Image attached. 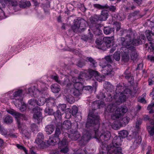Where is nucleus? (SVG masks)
Instances as JSON below:
<instances>
[{
	"mask_svg": "<svg viewBox=\"0 0 154 154\" xmlns=\"http://www.w3.org/2000/svg\"><path fill=\"white\" fill-rule=\"evenodd\" d=\"M146 38L149 41V43H146L145 45L146 47H148L150 48L151 51H153L154 50V34L149 31H146Z\"/></svg>",
	"mask_w": 154,
	"mask_h": 154,
	"instance_id": "5",
	"label": "nucleus"
},
{
	"mask_svg": "<svg viewBox=\"0 0 154 154\" xmlns=\"http://www.w3.org/2000/svg\"><path fill=\"white\" fill-rule=\"evenodd\" d=\"M119 136L120 137H115L113 139L116 138H121L120 137H122V138H125L126 137L128 134V132L126 130H122L120 131L119 133ZM114 139H113V140ZM121 141V143L122 142V140Z\"/></svg>",
	"mask_w": 154,
	"mask_h": 154,
	"instance_id": "23",
	"label": "nucleus"
},
{
	"mask_svg": "<svg viewBox=\"0 0 154 154\" xmlns=\"http://www.w3.org/2000/svg\"><path fill=\"white\" fill-rule=\"evenodd\" d=\"M114 31V28H110L109 27H105L103 29L104 33L106 35L109 34Z\"/></svg>",
	"mask_w": 154,
	"mask_h": 154,
	"instance_id": "30",
	"label": "nucleus"
},
{
	"mask_svg": "<svg viewBox=\"0 0 154 154\" xmlns=\"http://www.w3.org/2000/svg\"><path fill=\"white\" fill-rule=\"evenodd\" d=\"M31 130L32 131H37L38 129V126L35 124H32L31 125Z\"/></svg>",
	"mask_w": 154,
	"mask_h": 154,
	"instance_id": "53",
	"label": "nucleus"
},
{
	"mask_svg": "<svg viewBox=\"0 0 154 154\" xmlns=\"http://www.w3.org/2000/svg\"><path fill=\"white\" fill-rule=\"evenodd\" d=\"M105 88L107 89L108 91H112L113 88V86L109 82L105 83L104 85Z\"/></svg>",
	"mask_w": 154,
	"mask_h": 154,
	"instance_id": "34",
	"label": "nucleus"
},
{
	"mask_svg": "<svg viewBox=\"0 0 154 154\" xmlns=\"http://www.w3.org/2000/svg\"><path fill=\"white\" fill-rule=\"evenodd\" d=\"M29 105L31 106H35L37 105V104H39V102L38 103L37 102L36 100H34L33 99L30 100L29 101Z\"/></svg>",
	"mask_w": 154,
	"mask_h": 154,
	"instance_id": "37",
	"label": "nucleus"
},
{
	"mask_svg": "<svg viewBox=\"0 0 154 154\" xmlns=\"http://www.w3.org/2000/svg\"><path fill=\"white\" fill-rule=\"evenodd\" d=\"M133 135H136L137 137H136V140L134 141V144H140L141 141L140 137L138 135V134L136 132H134L133 133Z\"/></svg>",
	"mask_w": 154,
	"mask_h": 154,
	"instance_id": "35",
	"label": "nucleus"
},
{
	"mask_svg": "<svg viewBox=\"0 0 154 154\" xmlns=\"http://www.w3.org/2000/svg\"><path fill=\"white\" fill-rule=\"evenodd\" d=\"M44 137L41 133H39L35 140V143L40 148H43L45 146V142L43 141Z\"/></svg>",
	"mask_w": 154,
	"mask_h": 154,
	"instance_id": "6",
	"label": "nucleus"
},
{
	"mask_svg": "<svg viewBox=\"0 0 154 154\" xmlns=\"http://www.w3.org/2000/svg\"><path fill=\"white\" fill-rule=\"evenodd\" d=\"M60 133L61 132L60 128L58 127H57L54 137L56 138L58 141H60V140L59 138V136Z\"/></svg>",
	"mask_w": 154,
	"mask_h": 154,
	"instance_id": "32",
	"label": "nucleus"
},
{
	"mask_svg": "<svg viewBox=\"0 0 154 154\" xmlns=\"http://www.w3.org/2000/svg\"><path fill=\"white\" fill-rule=\"evenodd\" d=\"M17 147L20 149L23 150L26 154H27V150L25 147L19 144H17Z\"/></svg>",
	"mask_w": 154,
	"mask_h": 154,
	"instance_id": "56",
	"label": "nucleus"
},
{
	"mask_svg": "<svg viewBox=\"0 0 154 154\" xmlns=\"http://www.w3.org/2000/svg\"><path fill=\"white\" fill-rule=\"evenodd\" d=\"M67 144V142L66 141V139L65 137L63 138L62 141L60 142H59V147H65L66 146Z\"/></svg>",
	"mask_w": 154,
	"mask_h": 154,
	"instance_id": "33",
	"label": "nucleus"
},
{
	"mask_svg": "<svg viewBox=\"0 0 154 154\" xmlns=\"http://www.w3.org/2000/svg\"><path fill=\"white\" fill-rule=\"evenodd\" d=\"M124 75L125 78L126 79L128 80L129 82H131L132 80H133V77L132 76L130 72L129 71L128 69H127L126 70Z\"/></svg>",
	"mask_w": 154,
	"mask_h": 154,
	"instance_id": "22",
	"label": "nucleus"
},
{
	"mask_svg": "<svg viewBox=\"0 0 154 154\" xmlns=\"http://www.w3.org/2000/svg\"><path fill=\"white\" fill-rule=\"evenodd\" d=\"M60 141H58L56 138L54 137L50 138L47 141L48 144L50 145H54L56 143H58Z\"/></svg>",
	"mask_w": 154,
	"mask_h": 154,
	"instance_id": "26",
	"label": "nucleus"
},
{
	"mask_svg": "<svg viewBox=\"0 0 154 154\" xmlns=\"http://www.w3.org/2000/svg\"><path fill=\"white\" fill-rule=\"evenodd\" d=\"M91 137V135L89 132L87 131H85L83 132V135L82 137L81 141L85 143L89 141Z\"/></svg>",
	"mask_w": 154,
	"mask_h": 154,
	"instance_id": "17",
	"label": "nucleus"
},
{
	"mask_svg": "<svg viewBox=\"0 0 154 154\" xmlns=\"http://www.w3.org/2000/svg\"><path fill=\"white\" fill-rule=\"evenodd\" d=\"M19 6L20 8H25L29 7L31 5L30 1L23 0L20 2Z\"/></svg>",
	"mask_w": 154,
	"mask_h": 154,
	"instance_id": "19",
	"label": "nucleus"
},
{
	"mask_svg": "<svg viewBox=\"0 0 154 154\" xmlns=\"http://www.w3.org/2000/svg\"><path fill=\"white\" fill-rule=\"evenodd\" d=\"M99 117L94 114V111H90L88 115V121L86 124V127L89 128L93 126L94 125L99 123Z\"/></svg>",
	"mask_w": 154,
	"mask_h": 154,
	"instance_id": "4",
	"label": "nucleus"
},
{
	"mask_svg": "<svg viewBox=\"0 0 154 154\" xmlns=\"http://www.w3.org/2000/svg\"><path fill=\"white\" fill-rule=\"evenodd\" d=\"M70 131V134L67 135L68 137L72 140H76L80 137L81 135L78 131L72 130Z\"/></svg>",
	"mask_w": 154,
	"mask_h": 154,
	"instance_id": "12",
	"label": "nucleus"
},
{
	"mask_svg": "<svg viewBox=\"0 0 154 154\" xmlns=\"http://www.w3.org/2000/svg\"><path fill=\"white\" fill-rule=\"evenodd\" d=\"M68 148L66 146L64 147V148H63L60 150V152H62L64 153H66L68 151Z\"/></svg>",
	"mask_w": 154,
	"mask_h": 154,
	"instance_id": "60",
	"label": "nucleus"
},
{
	"mask_svg": "<svg viewBox=\"0 0 154 154\" xmlns=\"http://www.w3.org/2000/svg\"><path fill=\"white\" fill-rule=\"evenodd\" d=\"M66 111V116L67 118H70L71 116V113L70 112V109H67Z\"/></svg>",
	"mask_w": 154,
	"mask_h": 154,
	"instance_id": "57",
	"label": "nucleus"
},
{
	"mask_svg": "<svg viewBox=\"0 0 154 154\" xmlns=\"http://www.w3.org/2000/svg\"><path fill=\"white\" fill-rule=\"evenodd\" d=\"M66 107V105L65 104H61L59 105V108L63 111H64Z\"/></svg>",
	"mask_w": 154,
	"mask_h": 154,
	"instance_id": "61",
	"label": "nucleus"
},
{
	"mask_svg": "<svg viewBox=\"0 0 154 154\" xmlns=\"http://www.w3.org/2000/svg\"><path fill=\"white\" fill-rule=\"evenodd\" d=\"M82 77H83V76L82 75H80L78 78L73 77L72 78L71 80L73 83H75L77 82L78 81L82 80Z\"/></svg>",
	"mask_w": 154,
	"mask_h": 154,
	"instance_id": "42",
	"label": "nucleus"
},
{
	"mask_svg": "<svg viewBox=\"0 0 154 154\" xmlns=\"http://www.w3.org/2000/svg\"><path fill=\"white\" fill-rule=\"evenodd\" d=\"M105 59L108 62L111 63L112 62L111 56H108L105 57Z\"/></svg>",
	"mask_w": 154,
	"mask_h": 154,
	"instance_id": "58",
	"label": "nucleus"
},
{
	"mask_svg": "<svg viewBox=\"0 0 154 154\" xmlns=\"http://www.w3.org/2000/svg\"><path fill=\"white\" fill-rule=\"evenodd\" d=\"M141 122L140 121H138L136 123V128L138 129L140 128V126L141 124Z\"/></svg>",
	"mask_w": 154,
	"mask_h": 154,
	"instance_id": "63",
	"label": "nucleus"
},
{
	"mask_svg": "<svg viewBox=\"0 0 154 154\" xmlns=\"http://www.w3.org/2000/svg\"><path fill=\"white\" fill-rule=\"evenodd\" d=\"M45 111L46 113L49 115H51L54 113L53 109L48 106L45 109Z\"/></svg>",
	"mask_w": 154,
	"mask_h": 154,
	"instance_id": "40",
	"label": "nucleus"
},
{
	"mask_svg": "<svg viewBox=\"0 0 154 154\" xmlns=\"http://www.w3.org/2000/svg\"><path fill=\"white\" fill-rule=\"evenodd\" d=\"M96 79L99 82H100L101 80L104 78V77L103 75H100L98 73L97 74L95 77Z\"/></svg>",
	"mask_w": 154,
	"mask_h": 154,
	"instance_id": "46",
	"label": "nucleus"
},
{
	"mask_svg": "<svg viewBox=\"0 0 154 154\" xmlns=\"http://www.w3.org/2000/svg\"><path fill=\"white\" fill-rule=\"evenodd\" d=\"M7 111L8 113L15 116V118L17 119V123L18 121H20L19 120L20 119L24 120L27 119V118L25 115L17 112L13 109L8 110Z\"/></svg>",
	"mask_w": 154,
	"mask_h": 154,
	"instance_id": "7",
	"label": "nucleus"
},
{
	"mask_svg": "<svg viewBox=\"0 0 154 154\" xmlns=\"http://www.w3.org/2000/svg\"><path fill=\"white\" fill-rule=\"evenodd\" d=\"M111 134L110 132L108 131H106L100 135L99 139L101 142H103L109 140Z\"/></svg>",
	"mask_w": 154,
	"mask_h": 154,
	"instance_id": "13",
	"label": "nucleus"
},
{
	"mask_svg": "<svg viewBox=\"0 0 154 154\" xmlns=\"http://www.w3.org/2000/svg\"><path fill=\"white\" fill-rule=\"evenodd\" d=\"M139 13V11L138 10H137L135 11H134V12L131 13L130 14V16H135L136 15H137Z\"/></svg>",
	"mask_w": 154,
	"mask_h": 154,
	"instance_id": "59",
	"label": "nucleus"
},
{
	"mask_svg": "<svg viewBox=\"0 0 154 154\" xmlns=\"http://www.w3.org/2000/svg\"><path fill=\"white\" fill-rule=\"evenodd\" d=\"M78 108L76 106H74L72 108V115L75 116L78 112Z\"/></svg>",
	"mask_w": 154,
	"mask_h": 154,
	"instance_id": "47",
	"label": "nucleus"
},
{
	"mask_svg": "<svg viewBox=\"0 0 154 154\" xmlns=\"http://www.w3.org/2000/svg\"><path fill=\"white\" fill-rule=\"evenodd\" d=\"M22 94V90H20L18 91L15 92L14 94V97H19L20 99L18 98L17 99L18 100L20 101H22L23 98L21 97Z\"/></svg>",
	"mask_w": 154,
	"mask_h": 154,
	"instance_id": "24",
	"label": "nucleus"
},
{
	"mask_svg": "<svg viewBox=\"0 0 154 154\" xmlns=\"http://www.w3.org/2000/svg\"><path fill=\"white\" fill-rule=\"evenodd\" d=\"M41 103H39L40 105H43L46 102L47 103V106L51 107L53 106L55 103V100L52 98H48L45 99L42 98L40 99Z\"/></svg>",
	"mask_w": 154,
	"mask_h": 154,
	"instance_id": "11",
	"label": "nucleus"
},
{
	"mask_svg": "<svg viewBox=\"0 0 154 154\" xmlns=\"http://www.w3.org/2000/svg\"><path fill=\"white\" fill-rule=\"evenodd\" d=\"M85 65L84 63L81 61H79L78 63V66L80 67H82L83 66Z\"/></svg>",
	"mask_w": 154,
	"mask_h": 154,
	"instance_id": "64",
	"label": "nucleus"
},
{
	"mask_svg": "<svg viewBox=\"0 0 154 154\" xmlns=\"http://www.w3.org/2000/svg\"><path fill=\"white\" fill-rule=\"evenodd\" d=\"M109 15L108 12L106 10H103L101 11V14L100 15V17L102 19H107Z\"/></svg>",
	"mask_w": 154,
	"mask_h": 154,
	"instance_id": "28",
	"label": "nucleus"
},
{
	"mask_svg": "<svg viewBox=\"0 0 154 154\" xmlns=\"http://www.w3.org/2000/svg\"><path fill=\"white\" fill-rule=\"evenodd\" d=\"M136 33L132 31L131 29L127 31L126 38L122 37L121 38V43L123 47L127 48L134 49L135 48L134 45L137 46L145 43L146 39L145 35L141 34L140 36L136 37Z\"/></svg>",
	"mask_w": 154,
	"mask_h": 154,
	"instance_id": "1",
	"label": "nucleus"
},
{
	"mask_svg": "<svg viewBox=\"0 0 154 154\" xmlns=\"http://www.w3.org/2000/svg\"><path fill=\"white\" fill-rule=\"evenodd\" d=\"M89 73L90 75L89 78H91L92 76H94L95 77L98 72L97 71L90 69L89 71Z\"/></svg>",
	"mask_w": 154,
	"mask_h": 154,
	"instance_id": "43",
	"label": "nucleus"
},
{
	"mask_svg": "<svg viewBox=\"0 0 154 154\" xmlns=\"http://www.w3.org/2000/svg\"><path fill=\"white\" fill-rule=\"evenodd\" d=\"M33 111L34 112L33 118L37 120V123H38L42 119L41 110L38 106H37L33 109Z\"/></svg>",
	"mask_w": 154,
	"mask_h": 154,
	"instance_id": "8",
	"label": "nucleus"
},
{
	"mask_svg": "<svg viewBox=\"0 0 154 154\" xmlns=\"http://www.w3.org/2000/svg\"><path fill=\"white\" fill-rule=\"evenodd\" d=\"M72 93L76 97H78L82 93V89L73 88L72 91Z\"/></svg>",
	"mask_w": 154,
	"mask_h": 154,
	"instance_id": "21",
	"label": "nucleus"
},
{
	"mask_svg": "<svg viewBox=\"0 0 154 154\" xmlns=\"http://www.w3.org/2000/svg\"><path fill=\"white\" fill-rule=\"evenodd\" d=\"M105 9H107L109 11H114L116 10V8L113 6L111 5L110 6H108L107 4L104 5Z\"/></svg>",
	"mask_w": 154,
	"mask_h": 154,
	"instance_id": "38",
	"label": "nucleus"
},
{
	"mask_svg": "<svg viewBox=\"0 0 154 154\" xmlns=\"http://www.w3.org/2000/svg\"><path fill=\"white\" fill-rule=\"evenodd\" d=\"M20 103H21V104L20 105V103H18L19 106L20 107V109L21 111H24L26 110V104L24 103H22V101H20Z\"/></svg>",
	"mask_w": 154,
	"mask_h": 154,
	"instance_id": "44",
	"label": "nucleus"
},
{
	"mask_svg": "<svg viewBox=\"0 0 154 154\" xmlns=\"http://www.w3.org/2000/svg\"><path fill=\"white\" fill-rule=\"evenodd\" d=\"M143 120L145 121H147L148 120L149 121V122H150V120H153V119H150L149 117L148 116L145 115L143 116Z\"/></svg>",
	"mask_w": 154,
	"mask_h": 154,
	"instance_id": "62",
	"label": "nucleus"
},
{
	"mask_svg": "<svg viewBox=\"0 0 154 154\" xmlns=\"http://www.w3.org/2000/svg\"><path fill=\"white\" fill-rule=\"evenodd\" d=\"M131 92L132 91L130 89L127 88L124 91L123 93L126 95V96L128 97L132 95Z\"/></svg>",
	"mask_w": 154,
	"mask_h": 154,
	"instance_id": "48",
	"label": "nucleus"
},
{
	"mask_svg": "<svg viewBox=\"0 0 154 154\" xmlns=\"http://www.w3.org/2000/svg\"><path fill=\"white\" fill-rule=\"evenodd\" d=\"M82 80L77 81V82L74 84V88H77L79 89H82L83 88V85L80 82Z\"/></svg>",
	"mask_w": 154,
	"mask_h": 154,
	"instance_id": "29",
	"label": "nucleus"
},
{
	"mask_svg": "<svg viewBox=\"0 0 154 154\" xmlns=\"http://www.w3.org/2000/svg\"><path fill=\"white\" fill-rule=\"evenodd\" d=\"M93 29L94 32L96 35H99L101 34L102 31L99 28H96Z\"/></svg>",
	"mask_w": 154,
	"mask_h": 154,
	"instance_id": "49",
	"label": "nucleus"
},
{
	"mask_svg": "<svg viewBox=\"0 0 154 154\" xmlns=\"http://www.w3.org/2000/svg\"><path fill=\"white\" fill-rule=\"evenodd\" d=\"M64 98L67 102L71 103H74V98L71 95L64 96Z\"/></svg>",
	"mask_w": 154,
	"mask_h": 154,
	"instance_id": "27",
	"label": "nucleus"
},
{
	"mask_svg": "<svg viewBox=\"0 0 154 154\" xmlns=\"http://www.w3.org/2000/svg\"><path fill=\"white\" fill-rule=\"evenodd\" d=\"M113 24L116 27V30L117 31H119L120 29V24L119 22H114L113 23Z\"/></svg>",
	"mask_w": 154,
	"mask_h": 154,
	"instance_id": "52",
	"label": "nucleus"
},
{
	"mask_svg": "<svg viewBox=\"0 0 154 154\" xmlns=\"http://www.w3.org/2000/svg\"><path fill=\"white\" fill-rule=\"evenodd\" d=\"M129 49L128 53H129L131 59L133 61L136 60L137 58L138 54L135 48L134 49L128 48Z\"/></svg>",
	"mask_w": 154,
	"mask_h": 154,
	"instance_id": "14",
	"label": "nucleus"
},
{
	"mask_svg": "<svg viewBox=\"0 0 154 154\" xmlns=\"http://www.w3.org/2000/svg\"><path fill=\"white\" fill-rule=\"evenodd\" d=\"M87 59L92 64L93 66L94 67L95 64L97 63L91 57H88Z\"/></svg>",
	"mask_w": 154,
	"mask_h": 154,
	"instance_id": "51",
	"label": "nucleus"
},
{
	"mask_svg": "<svg viewBox=\"0 0 154 154\" xmlns=\"http://www.w3.org/2000/svg\"><path fill=\"white\" fill-rule=\"evenodd\" d=\"M72 123L71 122L68 120L64 121L61 125V129L62 130H68L70 129L71 127Z\"/></svg>",
	"mask_w": 154,
	"mask_h": 154,
	"instance_id": "15",
	"label": "nucleus"
},
{
	"mask_svg": "<svg viewBox=\"0 0 154 154\" xmlns=\"http://www.w3.org/2000/svg\"><path fill=\"white\" fill-rule=\"evenodd\" d=\"M115 104H110L108 106L106 110L109 112H115L111 116L112 119L113 120H116L118 119L128 111L126 106H121L116 108Z\"/></svg>",
	"mask_w": 154,
	"mask_h": 154,
	"instance_id": "2",
	"label": "nucleus"
},
{
	"mask_svg": "<svg viewBox=\"0 0 154 154\" xmlns=\"http://www.w3.org/2000/svg\"><path fill=\"white\" fill-rule=\"evenodd\" d=\"M129 56L128 53L125 52L122 54V61L125 62H126L129 60Z\"/></svg>",
	"mask_w": 154,
	"mask_h": 154,
	"instance_id": "25",
	"label": "nucleus"
},
{
	"mask_svg": "<svg viewBox=\"0 0 154 154\" xmlns=\"http://www.w3.org/2000/svg\"><path fill=\"white\" fill-rule=\"evenodd\" d=\"M54 116L56 119H61V114L60 111L59 110L54 113Z\"/></svg>",
	"mask_w": 154,
	"mask_h": 154,
	"instance_id": "39",
	"label": "nucleus"
},
{
	"mask_svg": "<svg viewBox=\"0 0 154 154\" xmlns=\"http://www.w3.org/2000/svg\"><path fill=\"white\" fill-rule=\"evenodd\" d=\"M121 141L119 138H115L112 140V145H110L106 148L108 152L110 154H122V150L120 146Z\"/></svg>",
	"mask_w": 154,
	"mask_h": 154,
	"instance_id": "3",
	"label": "nucleus"
},
{
	"mask_svg": "<svg viewBox=\"0 0 154 154\" xmlns=\"http://www.w3.org/2000/svg\"><path fill=\"white\" fill-rule=\"evenodd\" d=\"M74 24L72 26V28L74 32H77L80 27V20H74Z\"/></svg>",
	"mask_w": 154,
	"mask_h": 154,
	"instance_id": "16",
	"label": "nucleus"
},
{
	"mask_svg": "<svg viewBox=\"0 0 154 154\" xmlns=\"http://www.w3.org/2000/svg\"><path fill=\"white\" fill-rule=\"evenodd\" d=\"M13 122V119L11 116H8L6 117L4 119V122L7 124H10Z\"/></svg>",
	"mask_w": 154,
	"mask_h": 154,
	"instance_id": "41",
	"label": "nucleus"
},
{
	"mask_svg": "<svg viewBox=\"0 0 154 154\" xmlns=\"http://www.w3.org/2000/svg\"><path fill=\"white\" fill-rule=\"evenodd\" d=\"M103 41L101 38H99L97 39L96 41V44L98 45H100L102 44Z\"/></svg>",
	"mask_w": 154,
	"mask_h": 154,
	"instance_id": "54",
	"label": "nucleus"
},
{
	"mask_svg": "<svg viewBox=\"0 0 154 154\" xmlns=\"http://www.w3.org/2000/svg\"><path fill=\"white\" fill-rule=\"evenodd\" d=\"M17 125L18 128H21L22 133L27 137H29L30 135V131L28 130L26 126L20 124V122L18 121Z\"/></svg>",
	"mask_w": 154,
	"mask_h": 154,
	"instance_id": "10",
	"label": "nucleus"
},
{
	"mask_svg": "<svg viewBox=\"0 0 154 154\" xmlns=\"http://www.w3.org/2000/svg\"><path fill=\"white\" fill-rule=\"evenodd\" d=\"M127 97L126 95L125 94L123 93H121L120 95L119 101L122 102L125 101Z\"/></svg>",
	"mask_w": 154,
	"mask_h": 154,
	"instance_id": "36",
	"label": "nucleus"
},
{
	"mask_svg": "<svg viewBox=\"0 0 154 154\" xmlns=\"http://www.w3.org/2000/svg\"><path fill=\"white\" fill-rule=\"evenodd\" d=\"M93 6L95 8H96L99 9H105L104 5H102L99 4H94L93 5Z\"/></svg>",
	"mask_w": 154,
	"mask_h": 154,
	"instance_id": "50",
	"label": "nucleus"
},
{
	"mask_svg": "<svg viewBox=\"0 0 154 154\" xmlns=\"http://www.w3.org/2000/svg\"><path fill=\"white\" fill-rule=\"evenodd\" d=\"M123 87L122 85L120 84L118 85L117 86L116 91H117L118 92H120L121 91H119L122 90L123 89Z\"/></svg>",
	"mask_w": 154,
	"mask_h": 154,
	"instance_id": "55",
	"label": "nucleus"
},
{
	"mask_svg": "<svg viewBox=\"0 0 154 154\" xmlns=\"http://www.w3.org/2000/svg\"><path fill=\"white\" fill-rule=\"evenodd\" d=\"M51 89L52 92L54 93H57L60 90L59 86L56 84L52 85L51 86Z\"/></svg>",
	"mask_w": 154,
	"mask_h": 154,
	"instance_id": "31",
	"label": "nucleus"
},
{
	"mask_svg": "<svg viewBox=\"0 0 154 154\" xmlns=\"http://www.w3.org/2000/svg\"><path fill=\"white\" fill-rule=\"evenodd\" d=\"M55 127L52 125H48L45 128V130L47 134H51L54 130Z\"/></svg>",
	"mask_w": 154,
	"mask_h": 154,
	"instance_id": "20",
	"label": "nucleus"
},
{
	"mask_svg": "<svg viewBox=\"0 0 154 154\" xmlns=\"http://www.w3.org/2000/svg\"><path fill=\"white\" fill-rule=\"evenodd\" d=\"M114 38L111 37H105L103 38V41L105 43L107 48H110L111 46V44L113 41Z\"/></svg>",
	"mask_w": 154,
	"mask_h": 154,
	"instance_id": "18",
	"label": "nucleus"
},
{
	"mask_svg": "<svg viewBox=\"0 0 154 154\" xmlns=\"http://www.w3.org/2000/svg\"><path fill=\"white\" fill-rule=\"evenodd\" d=\"M113 58L116 61H119L120 58V53L118 52H115L114 54Z\"/></svg>",
	"mask_w": 154,
	"mask_h": 154,
	"instance_id": "45",
	"label": "nucleus"
},
{
	"mask_svg": "<svg viewBox=\"0 0 154 154\" xmlns=\"http://www.w3.org/2000/svg\"><path fill=\"white\" fill-rule=\"evenodd\" d=\"M102 68L103 69L102 70V73L105 75H113L114 72L111 65L107 64L106 66L102 65Z\"/></svg>",
	"mask_w": 154,
	"mask_h": 154,
	"instance_id": "9",
	"label": "nucleus"
}]
</instances>
